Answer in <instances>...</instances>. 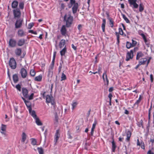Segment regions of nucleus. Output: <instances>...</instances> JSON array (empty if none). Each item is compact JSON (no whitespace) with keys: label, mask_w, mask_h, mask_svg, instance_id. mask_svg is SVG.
<instances>
[{"label":"nucleus","mask_w":154,"mask_h":154,"mask_svg":"<svg viewBox=\"0 0 154 154\" xmlns=\"http://www.w3.org/2000/svg\"><path fill=\"white\" fill-rule=\"evenodd\" d=\"M73 17L70 14H65L63 17V21L66 23V27L69 28L71 26L73 22Z\"/></svg>","instance_id":"f257e3e1"},{"label":"nucleus","mask_w":154,"mask_h":154,"mask_svg":"<svg viewBox=\"0 0 154 154\" xmlns=\"http://www.w3.org/2000/svg\"><path fill=\"white\" fill-rule=\"evenodd\" d=\"M46 102L47 104L51 103L53 106L54 109H55L56 102L55 101L54 99L51 95H47L46 97Z\"/></svg>","instance_id":"f03ea898"},{"label":"nucleus","mask_w":154,"mask_h":154,"mask_svg":"<svg viewBox=\"0 0 154 154\" xmlns=\"http://www.w3.org/2000/svg\"><path fill=\"white\" fill-rule=\"evenodd\" d=\"M13 11L14 18L19 19L21 15L20 9L17 8L13 10Z\"/></svg>","instance_id":"7ed1b4c3"},{"label":"nucleus","mask_w":154,"mask_h":154,"mask_svg":"<svg viewBox=\"0 0 154 154\" xmlns=\"http://www.w3.org/2000/svg\"><path fill=\"white\" fill-rule=\"evenodd\" d=\"M9 65L11 69H15L17 67V63L15 60L13 58H11L9 60Z\"/></svg>","instance_id":"20e7f679"},{"label":"nucleus","mask_w":154,"mask_h":154,"mask_svg":"<svg viewBox=\"0 0 154 154\" xmlns=\"http://www.w3.org/2000/svg\"><path fill=\"white\" fill-rule=\"evenodd\" d=\"M23 20L21 18L18 19L17 20L15 24V28L16 29L20 28L22 25Z\"/></svg>","instance_id":"39448f33"},{"label":"nucleus","mask_w":154,"mask_h":154,"mask_svg":"<svg viewBox=\"0 0 154 154\" xmlns=\"http://www.w3.org/2000/svg\"><path fill=\"white\" fill-rule=\"evenodd\" d=\"M17 45V42L16 40L14 39L10 38L8 42V45L9 47L14 48L16 47Z\"/></svg>","instance_id":"423d86ee"},{"label":"nucleus","mask_w":154,"mask_h":154,"mask_svg":"<svg viewBox=\"0 0 154 154\" xmlns=\"http://www.w3.org/2000/svg\"><path fill=\"white\" fill-rule=\"evenodd\" d=\"M134 53L133 52L132 50H131L130 51H128L127 52L126 58L125 60L127 61H128L130 60V59H132L134 56Z\"/></svg>","instance_id":"0eeeda50"},{"label":"nucleus","mask_w":154,"mask_h":154,"mask_svg":"<svg viewBox=\"0 0 154 154\" xmlns=\"http://www.w3.org/2000/svg\"><path fill=\"white\" fill-rule=\"evenodd\" d=\"M21 98L23 100L28 110H31V109H32L31 103L28 101L26 100L25 99L22 97H21Z\"/></svg>","instance_id":"6e6552de"},{"label":"nucleus","mask_w":154,"mask_h":154,"mask_svg":"<svg viewBox=\"0 0 154 154\" xmlns=\"http://www.w3.org/2000/svg\"><path fill=\"white\" fill-rule=\"evenodd\" d=\"M66 26L65 25H63L60 29V32L61 35L64 36H66L67 33V30L66 28Z\"/></svg>","instance_id":"1a4fd4ad"},{"label":"nucleus","mask_w":154,"mask_h":154,"mask_svg":"<svg viewBox=\"0 0 154 154\" xmlns=\"http://www.w3.org/2000/svg\"><path fill=\"white\" fill-rule=\"evenodd\" d=\"M102 78L103 80L105 85H108L109 84V80L107 77L106 72L104 71L102 75Z\"/></svg>","instance_id":"9d476101"},{"label":"nucleus","mask_w":154,"mask_h":154,"mask_svg":"<svg viewBox=\"0 0 154 154\" xmlns=\"http://www.w3.org/2000/svg\"><path fill=\"white\" fill-rule=\"evenodd\" d=\"M60 136V134L59 133V130H57L54 136V142L55 143V145H56L57 141L58 140Z\"/></svg>","instance_id":"9b49d317"},{"label":"nucleus","mask_w":154,"mask_h":154,"mask_svg":"<svg viewBox=\"0 0 154 154\" xmlns=\"http://www.w3.org/2000/svg\"><path fill=\"white\" fill-rule=\"evenodd\" d=\"M128 2L131 5H133L134 8H138V5L136 3L137 0H128Z\"/></svg>","instance_id":"f8f14e48"},{"label":"nucleus","mask_w":154,"mask_h":154,"mask_svg":"<svg viewBox=\"0 0 154 154\" xmlns=\"http://www.w3.org/2000/svg\"><path fill=\"white\" fill-rule=\"evenodd\" d=\"M17 34L19 37H23L26 35V33L23 29H19L18 30Z\"/></svg>","instance_id":"ddd939ff"},{"label":"nucleus","mask_w":154,"mask_h":154,"mask_svg":"<svg viewBox=\"0 0 154 154\" xmlns=\"http://www.w3.org/2000/svg\"><path fill=\"white\" fill-rule=\"evenodd\" d=\"M20 73L21 74L22 77L23 78H25L27 75V72L26 70L24 68H22L21 69Z\"/></svg>","instance_id":"4468645a"},{"label":"nucleus","mask_w":154,"mask_h":154,"mask_svg":"<svg viewBox=\"0 0 154 154\" xmlns=\"http://www.w3.org/2000/svg\"><path fill=\"white\" fill-rule=\"evenodd\" d=\"M22 93L23 96L26 98H27L28 97V90L26 88H23L22 89Z\"/></svg>","instance_id":"2eb2a0df"},{"label":"nucleus","mask_w":154,"mask_h":154,"mask_svg":"<svg viewBox=\"0 0 154 154\" xmlns=\"http://www.w3.org/2000/svg\"><path fill=\"white\" fill-rule=\"evenodd\" d=\"M25 39L22 38L18 40L17 42V44L19 46H22L25 44Z\"/></svg>","instance_id":"dca6fc26"},{"label":"nucleus","mask_w":154,"mask_h":154,"mask_svg":"<svg viewBox=\"0 0 154 154\" xmlns=\"http://www.w3.org/2000/svg\"><path fill=\"white\" fill-rule=\"evenodd\" d=\"M78 6V3H76L73 5V6L72 8V12L74 14H75L77 12Z\"/></svg>","instance_id":"f3484780"},{"label":"nucleus","mask_w":154,"mask_h":154,"mask_svg":"<svg viewBox=\"0 0 154 154\" xmlns=\"http://www.w3.org/2000/svg\"><path fill=\"white\" fill-rule=\"evenodd\" d=\"M18 2L16 0L14 1L11 3V7L13 8H17Z\"/></svg>","instance_id":"a211bd4d"},{"label":"nucleus","mask_w":154,"mask_h":154,"mask_svg":"<svg viewBox=\"0 0 154 154\" xmlns=\"http://www.w3.org/2000/svg\"><path fill=\"white\" fill-rule=\"evenodd\" d=\"M67 51V48L66 46L60 51V53L61 56L62 57L65 56V54Z\"/></svg>","instance_id":"6ab92c4d"},{"label":"nucleus","mask_w":154,"mask_h":154,"mask_svg":"<svg viewBox=\"0 0 154 154\" xmlns=\"http://www.w3.org/2000/svg\"><path fill=\"white\" fill-rule=\"evenodd\" d=\"M22 50L20 48H17L15 51V53L16 55L17 56H20L21 54Z\"/></svg>","instance_id":"aec40b11"},{"label":"nucleus","mask_w":154,"mask_h":154,"mask_svg":"<svg viewBox=\"0 0 154 154\" xmlns=\"http://www.w3.org/2000/svg\"><path fill=\"white\" fill-rule=\"evenodd\" d=\"M26 135L25 132L22 133L21 135V142L22 143H24L26 138Z\"/></svg>","instance_id":"412c9836"},{"label":"nucleus","mask_w":154,"mask_h":154,"mask_svg":"<svg viewBox=\"0 0 154 154\" xmlns=\"http://www.w3.org/2000/svg\"><path fill=\"white\" fill-rule=\"evenodd\" d=\"M143 56L144 54L142 52L139 51L137 53L136 59L137 60H138L140 58L143 57Z\"/></svg>","instance_id":"4be33fe9"},{"label":"nucleus","mask_w":154,"mask_h":154,"mask_svg":"<svg viewBox=\"0 0 154 154\" xmlns=\"http://www.w3.org/2000/svg\"><path fill=\"white\" fill-rule=\"evenodd\" d=\"M131 133L129 131H128L126 132V136L127 137L126 139V141L127 142H128L130 140V138L131 136Z\"/></svg>","instance_id":"5701e85b"},{"label":"nucleus","mask_w":154,"mask_h":154,"mask_svg":"<svg viewBox=\"0 0 154 154\" xmlns=\"http://www.w3.org/2000/svg\"><path fill=\"white\" fill-rule=\"evenodd\" d=\"M32 109H31V110H29V111L30 114L33 118H36L37 117V115L36 114L34 110H32Z\"/></svg>","instance_id":"b1692460"},{"label":"nucleus","mask_w":154,"mask_h":154,"mask_svg":"<svg viewBox=\"0 0 154 154\" xmlns=\"http://www.w3.org/2000/svg\"><path fill=\"white\" fill-rule=\"evenodd\" d=\"M97 124V121L95 120L94 121V122L92 126L91 129V136H93V133L94 132V130L95 128V126Z\"/></svg>","instance_id":"393cba45"},{"label":"nucleus","mask_w":154,"mask_h":154,"mask_svg":"<svg viewBox=\"0 0 154 154\" xmlns=\"http://www.w3.org/2000/svg\"><path fill=\"white\" fill-rule=\"evenodd\" d=\"M13 79L14 83H16L17 82L19 81L18 75L17 74H14L13 75Z\"/></svg>","instance_id":"a878e982"},{"label":"nucleus","mask_w":154,"mask_h":154,"mask_svg":"<svg viewBox=\"0 0 154 154\" xmlns=\"http://www.w3.org/2000/svg\"><path fill=\"white\" fill-rule=\"evenodd\" d=\"M65 44V40L64 39L61 40L59 43V46L60 48H63Z\"/></svg>","instance_id":"bb28decb"},{"label":"nucleus","mask_w":154,"mask_h":154,"mask_svg":"<svg viewBox=\"0 0 154 154\" xmlns=\"http://www.w3.org/2000/svg\"><path fill=\"white\" fill-rule=\"evenodd\" d=\"M106 23V20L105 19H103V23L102 24L101 27L103 31L104 32L105 31V24Z\"/></svg>","instance_id":"cd10ccee"},{"label":"nucleus","mask_w":154,"mask_h":154,"mask_svg":"<svg viewBox=\"0 0 154 154\" xmlns=\"http://www.w3.org/2000/svg\"><path fill=\"white\" fill-rule=\"evenodd\" d=\"M147 61V59L146 58H143L141 59L139 61V63L141 65H144Z\"/></svg>","instance_id":"c85d7f7f"},{"label":"nucleus","mask_w":154,"mask_h":154,"mask_svg":"<svg viewBox=\"0 0 154 154\" xmlns=\"http://www.w3.org/2000/svg\"><path fill=\"white\" fill-rule=\"evenodd\" d=\"M34 119H35V122L37 125L40 126L42 125V123L38 117H37L36 118Z\"/></svg>","instance_id":"c756f323"},{"label":"nucleus","mask_w":154,"mask_h":154,"mask_svg":"<svg viewBox=\"0 0 154 154\" xmlns=\"http://www.w3.org/2000/svg\"><path fill=\"white\" fill-rule=\"evenodd\" d=\"M6 125L3 124H2L1 127V130L2 131L1 132L2 134H5V132L6 131Z\"/></svg>","instance_id":"7c9ffc66"},{"label":"nucleus","mask_w":154,"mask_h":154,"mask_svg":"<svg viewBox=\"0 0 154 154\" xmlns=\"http://www.w3.org/2000/svg\"><path fill=\"white\" fill-rule=\"evenodd\" d=\"M42 76L41 75H40L35 78V80L37 82H40L42 80Z\"/></svg>","instance_id":"2f4dec72"},{"label":"nucleus","mask_w":154,"mask_h":154,"mask_svg":"<svg viewBox=\"0 0 154 154\" xmlns=\"http://www.w3.org/2000/svg\"><path fill=\"white\" fill-rule=\"evenodd\" d=\"M112 150L113 152H115L116 148V143L114 140L112 142Z\"/></svg>","instance_id":"473e14b6"},{"label":"nucleus","mask_w":154,"mask_h":154,"mask_svg":"<svg viewBox=\"0 0 154 154\" xmlns=\"http://www.w3.org/2000/svg\"><path fill=\"white\" fill-rule=\"evenodd\" d=\"M24 2H20L19 3V9H20L23 10L24 8Z\"/></svg>","instance_id":"72a5a7b5"},{"label":"nucleus","mask_w":154,"mask_h":154,"mask_svg":"<svg viewBox=\"0 0 154 154\" xmlns=\"http://www.w3.org/2000/svg\"><path fill=\"white\" fill-rule=\"evenodd\" d=\"M54 62L55 60L52 59L51 63L49 69V70H52L53 69L54 66Z\"/></svg>","instance_id":"f704fd0d"},{"label":"nucleus","mask_w":154,"mask_h":154,"mask_svg":"<svg viewBox=\"0 0 154 154\" xmlns=\"http://www.w3.org/2000/svg\"><path fill=\"white\" fill-rule=\"evenodd\" d=\"M37 149L39 154H44V150L42 147H38Z\"/></svg>","instance_id":"c9c22d12"},{"label":"nucleus","mask_w":154,"mask_h":154,"mask_svg":"<svg viewBox=\"0 0 154 154\" xmlns=\"http://www.w3.org/2000/svg\"><path fill=\"white\" fill-rule=\"evenodd\" d=\"M126 47L128 49L133 47L131 43L129 42H126Z\"/></svg>","instance_id":"e433bc0d"},{"label":"nucleus","mask_w":154,"mask_h":154,"mask_svg":"<svg viewBox=\"0 0 154 154\" xmlns=\"http://www.w3.org/2000/svg\"><path fill=\"white\" fill-rule=\"evenodd\" d=\"M143 10L144 6L142 3H140L139 5V11L140 12H142Z\"/></svg>","instance_id":"4c0bfd02"},{"label":"nucleus","mask_w":154,"mask_h":154,"mask_svg":"<svg viewBox=\"0 0 154 154\" xmlns=\"http://www.w3.org/2000/svg\"><path fill=\"white\" fill-rule=\"evenodd\" d=\"M31 140H32L31 144L32 145L35 146L37 145V141L35 139L32 138Z\"/></svg>","instance_id":"58836bf2"},{"label":"nucleus","mask_w":154,"mask_h":154,"mask_svg":"<svg viewBox=\"0 0 154 154\" xmlns=\"http://www.w3.org/2000/svg\"><path fill=\"white\" fill-rule=\"evenodd\" d=\"M141 98H142L141 96L140 95L138 99L137 100V101L135 103L134 105H138L141 101Z\"/></svg>","instance_id":"ea45409f"},{"label":"nucleus","mask_w":154,"mask_h":154,"mask_svg":"<svg viewBox=\"0 0 154 154\" xmlns=\"http://www.w3.org/2000/svg\"><path fill=\"white\" fill-rule=\"evenodd\" d=\"M122 17L125 20L127 23H130V21L126 17L124 14H122Z\"/></svg>","instance_id":"a19ab883"},{"label":"nucleus","mask_w":154,"mask_h":154,"mask_svg":"<svg viewBox=\"0 0 154 154\" xmlns=\"http://www.w3.org/2000/svg\"><path fill=\"white\" fill-rule=\"evenodd\" d=\"M66 79V75L63 72L62 74V75H61V81L65 80Z\"/></svg>","instance_id":"79ce46f5"},{"label":"nucleus","mask_w":154,"mask_h":154,"mask_svg":"<svg viewBox=\"0 0 154 154\" xmlns=\"http://www.w3.org/2000/svg\"><path fill=\"white\" fill-rule=\"evenodd\" d=\"M137 124L139 127H142L143 128V121L142 120H140L139 122H138Z\"/></svg>","instance_id":"37998d69"},{"label":"nucleus","mask_w":154,"mask_h":154,"mask_svg":"<svg viewBox=\"0 0 154 154\" xmlns=\"http://www.w3.org/2000/svg\"><path fill=\"white\" fill-rule=\"evenodd\" d=\"M30 74L31 76H34L35 74V72L34 70L33 69L31 70L30 72Z\"/></svg>","instance_id":"c03bdc74"},{"label":"nucleus","mask_w":154,"mask_h":154,"mask_svg":"<svg viewBox=\"0 0 154 154\" xmlns=\"http://www.w3.org/2000/svg\"><path fill=\"white\" fill-rule=\"evenodd\" d=\"M109 25H110L111 27L113 28L114 26V21L112 20V19L109 20Z\"/></svg>","instance_id":"a18cd8bd"},{"label":"nucleus","mask_w":154,"mask_h":154,"mask_svg":"<svg viewBox=\"0 0 154 154\" xmlns=\"http://www.w3.org/2000/svg\"><path fill=\"white\" fill-rule=\"evenodd\" d=\"M78 103L76 102H73L72 104V109L73 110L74 108L76 106Z\"/></svg>","instance_id":"49530a36"},{"label":"nucleus","mask_w":154,"mask_h":154,"mask_svg":"<svg viewBox=\"0 0 154 154\" xmlns=\"http://www.w3.org/2000/svg\"><path fill=\"white\" fill-rule=\"evenodd\" d=\"M102 69V67H101V65H100L98 66V73L100 74L101 73V70Z\"/></svg>","instance_id":"de8ad7c7"},{"label":"nucleus","mask_w":154,"mask_h":154,"mask_svg":"<svg viewBox=\"0 0 154 154\" xmlns=\"http://www.w3.org/2000/svg\"><path fill=\"white\" fill-rule=\"evenodd\" d=\"M15 87L19 91H21V87L20 84H18L16 85Z\"/></svg>","instance_id":"09e8293b"},{"label":"nucleus","mask_w":154,"mask_h":154,"mask_svg":"<svg viewBox=\"0 0 154 154\" xmlns=\"http://www.w3.org/2000/svg\"><path fill=\"white\" fill-rule=\"evenodd\" d=\"M132 43H131V45L133 47H134L136 45L137 42L136 41L134 40L133 39L132 40Z\"/></svg>","instance_id":"8fccbe9b"},{"label":"nucleus","mask_w":154,"mask_h":154,"mask_svg":"<svg viewBox=\"0 0 154 154\" xmlns=\"http://www.w3.org/2000/svg\"><path fill=\"white\" fill-rule=\"evenodd\" d=\"M152 106H151L150 108L149 109V113H148V119H149V122L150 119V113H151V109Z\"/></svg>","instance_id":"3c124183"},{"label":"nucleus","mask_w":154,"mask_h":154,"mask_svg":"<svg viewBox=\"0 0 154 154\" xmlns=\"http://www.w3.org/2000/svg\"><path fill=\"white\" fill-rule=\"evenodd\" d=\"M119 33L121 35H123V30H122V28H119Z\"/></svg>","instance_id":"603ef678"},{"label":"nucleus","mask_w":154,"mask_h":154,"mask_svg":"<svg viewBox=\"0 0 154 154\" xmlns=\"http://www.w3.org/2000/svg\"><path fill=\"white\" fill-rule=\"evenodd\" d=\"M65 4L63 3H62L60 4V8L61 10H63L65 8Z\"/></svg>","instance_id":"864d4df0"},{"label":"nucleus","mask_w":154,"mask_h":154,"mask_svg":"<svg viewBox=\"0 0 154 154\" xmlns=\"http://www.w3.org/2000/svg\"><path fill=\"white\" fill-rule=\"evenodd\" d=\"M34 95V94L33 93H32L29 97L28 96V97L29 99V100H32L33 99Z\"/></svg>","instance_id":"5fc2aeb1"},{"label":"nucleus","mask_w":154,"mask_h":154,"mask_svg":"<svg viewBox=\"0 0 154 154\" xmlns=\"http://www.w3.org/2000/svg\"><path fill=\"white\" fill-rule=\"evenodd\" d=\"M34 26L33 23H30L28 25V29H31Z\"/></svg>","instance_id":"6e6d98bb"},{"label":"nucleus","mask_w":154,"mask_h":154,"mask_svg":"<svg viewBox=\"0 0 154 154\" xmlns=\"http://www.w3.org/2000/svg\"><path fill=\"white\" fill-rule=\"evenodd\" d=\"M70 4L73 5L76 3H75V0H70Z\"/></svg>","instance_id":"4d7b16f0"},{"label":"nucleus","mask_w":154,"mask_h":154,"mask_svg":"<svg viewBox=\"0 0 154 154\" xmlns=\"http://www.w3.org/2000/svg\"><path fill=\"white\" fill-rule=\"evenodd\" d=\"M62 68V65L60 63V66H59L58 69L59 73L61 71Z\"/></svg>","instance_id":"13d9d810"},{"label":"nucleus","mask_w":154,"mask_h":154,"mask_svg":"<svg viewBox=\"0 0 154 154\" xmlns=\"http://www.w3.org/2000/svg\"><path fill=\"white\" fill-rule=\"evenodd\" d=\"M151 57H149V59L148 60H147V64H146V67L147 66L148 64H149V63L150 62V60H151Z\"/></svg>","instance_id":"bf43d9fd"},{"label":"nucleus","mask_w":154,"mask_h":154,"mask_svg":"<svg viewBox=\"0 0 154 154\" xmlns=\"http://www.w3.org/2000/svg\"><path fill=\"white\" fill-rule=\"evenodd\" d=\"M145 43V44L147 45H148L149 44V42L147 40L146 38L145 39H143Z\"/></svg>","instance_id":"052dcab7"},{"label":"nucleus","mask_w":154,"mask_h":154,"mask_svg":"<svg viewBox=\"0 0 154 154\" xmlns=\"http://www.w3.org/2000/svg\"><path fill=\"white\" fill-rule=\"evenodd\" d=\"M138 49V48L137 47H135L133 49L131 50L133 51V52H135L137 51Z\"/></svg>","instance_id":"680f3d73"},{"label":"nucleus","mask_w":154,"mask_h":154,"mask_svg":"<svg viewBox=\"0 0 154 154\" xmlns=\"http://www.w3.org/2000/svg\"><path fill=\"white\" fill-rule=\"evenodd\" d=\"M115 33L117 36V39H119V34L117 32H116Z\"/></svg>","instance_id":"e2e57ef3"},{"label":"nucleus","mask_w":154,"mask_h":154,"mask_svg":"<svg viewBox=\"0 0 154 154\" xmlns=\"http://www.w3.org/2000/svg\"><path fill=\"white\" fill-rule=\"evenodd\" d=\"M72 48L74 49V50L75 51H76L77 49L76 47L74 46V44H72Z\"/></svg>","instance_id":"0e129e2a"},{"label":"nucleus","mask_w":154,"mask_h":154,"mask_svg":"<svg viewBox=\"0 0 154 154\" xmlns=\"http://www.w3.org/2000/svg\"><path fill=\"white\" fill-rule=\"evenodd\" d=\"M150 80L152 82H153V75L152 74H151L150 75Z\"/></svg>","instance_id":"69168bd1"},{"label":"nucleus","mask_w":154,"mask_h":154,"mask_svg":"<svg viewBox=\"0 0 154 154\" xmlns=\"http://www.w3.org/2000/svg\"><path fill=\"white\" fill-rule=\"evenodd\" d=\"M106 15H107V19L109 20H110V19H112L111 17H109V14L107 12H106Z\"/></svg>","instance_id":"338daca9"},{"label":"nucleus","mask_w":154,"mask_h":154,"mask_svg":"<svg viewBox=\"0 0 154 154\" xmlns=\"http://www.w3.org/2000/svg\"><path fill=\"white\" fill-rule=\"evenodd\" d=\"M147 154H154V153L153 152H152L150 150H149Z\"/></svg>","instance_id":"774afa93"}]
</instances>
